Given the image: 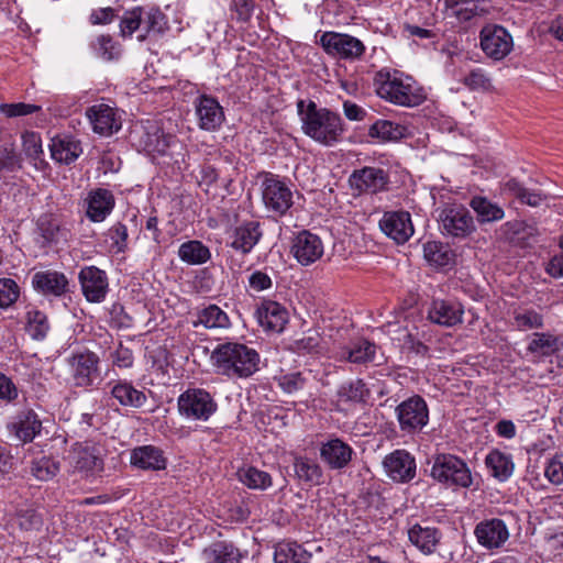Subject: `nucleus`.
<instances>
[{
  "label": "nucleus",
  "instance_id": "nucleus-28",
  "mask_svg": "<svg viewBox=\"0 0 563 563\" xmlns=\"http://www.w3.org/2000/svg\"><path fill=\"white\" fill-rule=\"evenodd\" d=\"M408 539L421 553L430 555L437 551L442 532L433 526L415 523L408 529Z\"/></svg>",
  "mask_w": 563,
  "mask_h": 563
},
{
  "label": "nucleus",
  "instance_id": "nucleus-4",
  "mask_svg": "<svg viewBox=\"0 0 563 563\" xmlns=\"http://www.w3.org/2000/svg\"><path fill=\"white\" fill-rule=\"evenodd\" d=\"M430 475L437 482L448 486L468 488L473 477L467 464L461 457L441 453L433 459Z\"/></svg>",
  "mask_w": 563,
  "mask_h": 563
},
{
  "label": "nucleus",
  "instance_id": "nucleus-21",
  "mask_svg": "<svg viewBox=\"0 0 563 563\" xmlns=\"http://www.w3.org/2000/svg\"><path fill=\"white\" fill-rule=\"evenodd\" d=\"M78 279L85 298L90 302H101L108 292L107 274L96 266L80 269Z\"/></svg>",
  "mask_w": 563,
  "mask_h": 563
},
{
  "label": "nucleus",
  "instance_id": "nucleus-31",
  "mask_svg": "<svg viewBox=\"0 0 563 563\" xmlns=\"http://www.w3.org/2000/svg\"><path fill=\"white\" fill-rule=\"evenodd\" d=\"M562 347L563 341L561 336L551 332H536L527 345V352L537 358H543L552 356Z\"/></svg>",
  "mask_w": 563,
  "mask_h": 563
},
{
  "label": "nucleus",
  "instance_id": "nucleus-53",
  "mask_svg": "<svg viewBox=\"0 0 563 563\" xmlns=\"http://www.w3.org/2000/svg\"><path fill=\"white\" fill-rule=\"evenodd\" d=\"M22 146L25 156L36 166L43 162V147L41 135L35 132H25L22 135Z\"/></svg>",
  "mask_w": 563,
  "mask_h": 563
},
{
  "label": "nucleus",
  "instance_id": "nucleus-61",
  "mask_svg": "<svg viewBox=\"0 0 563 563\" xmlns=\"http://www.w3.org/2000/svg\"><path fill=\"white\" fill-rule=\"evenodd\" d=\"M544 474L552 484H563V454H556L548 462Z\"/></svg>",
  "mask_w": 563,
  "mask_h": 563
},
{
  "label": "nucleus",
  "instance_id": "nucleus-12",
  "mask_svg": "<svg viewBox=\"0 0 563 563\" xmlns=\"http://www.w3.org/2000/svg\"><path fill=\"white\" fill-rule=\"evenodd\" d=\"M261 189L263 203L268 211L283 216L292 206V191L284 181L267 176L262 181Z\"/></svg>",
  "mask_w": 563,
  "mask_h": 563
},
{
  "label": "nucleus",
  "instance_id": "nucleus-14",
  "mask_svg": "<svg viewBox=\"0 0 563 563\" xmlns=\"http://www.w3.org/2000/svg\"><path fill=\"white\" fill-rule=\"evenodd\" d=\"M349 183L360 194H378L388 189L389 173L380 167L365 166L355 169L350 175Z\"/></svg>",
  "mask_w": 563,
  "mask_h": 563
},
{
  "label": "nucleus",
  "instance_id": "nucleus-10",
  "mask_svg": "<svg viewBox=\"0 0 563 563\" xmlns=\"http://www.w3.org/2000/svg\"><path fill=\"white\" fill-rule=\"evenodd\" d=\"M479 40L485 55L496 62L503 60L514 48L511 34L498 24L485 25L479 33Z\"/></svg>",
  "mask_w": 563,
  "mask_h": 563
},
{
  "label": "nucleus",
  "instance_id": "nucleus-35",
  "mask_svg": "<svg viewBox=\"0 0 563 563\" xmlns=\"http://www.w3.org/2000/svg\"><path fill=\"white\" fill-rule=\"evenodd\" d=\"M503 192L516 198L520 203L534 208L548 198L541 190L529 189L515 178L504 183Z\"/></svg>",
  "mask_w": 563,
  "mask_h": 563
},
{
  "label": "nucleus",
  "instance_id": "nucleus-62",
  "mask_svg": "<svg viewBox=\"0 0 563 563\" xmlns=\"http://www.w3.org/2000/svg\"><path fill=\"white\" fill-rule=\"evenodd\" d=\"M38 230L43 244L57 243L59 241L60 229L57 223L51 220L42 219L38 223Z\"/></svg>",
  "mask_w": 563,
  "mask_h": 563
},
{
  "label": "nucleus",
  "instance_id": "nucleus-46",
  "mask_svg": "<svg viewBox=\"0 0 563 563\" xmlns=\"http://www.w3.org/2000/svg\"><path fill=\"white\" fill-rule=\"evenodd\" d=\"M143 30L144 33L137 36L140 42H143L151 33L161 34L167 29V20L165 14L156 8L150 10L143 9Z\"/></svg>",
  "mask_w": 563,
  "mask_h": 563
},
{
  "label": "nucleus",
  "instance_id": "nucleus-26",
  "mask_svg": "<svg viewBox=\"0 0 563 563\" xmlns=\"http://www.w3.org/2000/svg\"><path fill=\"white\" fill-rule=\"evenodd\" d=\"M255 316L261 327L267 331L280 332L288 322V311L286 308L273 300L261 302Z\"/></svg>",
  "mask_w": 563,
  "mask_h": 563
},
{
  "label": "nucleus",
  "instance_id": "nucleus-41",
  "mask_svg": "<svg viewBox=\"0 0 563 563\" xmlns=\"http://www.w3.org/2000/svg\"><path fill=\"white\" fill-rule=\"evenodd\" d=\"M471 208L476 212L481 223L500 221L505 217L504 209L488 200L486 197L475 196L470 201Z\"/></svg>",
  "mask_w": 563,
  "mask_h": 563
},
{
  "label": "nucleus",
  "instance_id": "nucleus-44",
  "mask_svg": "<svg viewBox=\"0 0 563 563\" xmlns=\"http://www.w3.org/2000/svg\"><path fill=\"white\" fill-rule=\"evenodd\" d=\"M239 479L251 489L265 490L273 484L272 476L257 467L249 466L238 472Z\"/></svg>",
  "mask_w": 563,
  "mask_h": 563
},
{
  "label": "nucleus",
  "instance_id": "nucleus-56",
  "mask_svg": "<svg viewBox=\"0 0 563 563\" xmlns=\"http://www.w3.org/2000/svg\"><path fill=\"white\" fill-rule=\"evenodd\" d=\"M376 346L366 341H360L347 352V360L352 363H367L374 360Z\"/></svg>",
  "mask_w": 563,
  "mask_h": 563
},
{
  "label": "nucleus",
  "instance_id": "nucleus-18",
  "mask_svg": "<svg viewBox=\"0 0 563 563\" xmlns=\"http://www.w3.org/2000/svg\"><path fill=\"white\" fill-rule=\"evenodd\" d=\"M387 476L397 483H408L416 477V459L406 450H395L383 460Z\"/></svg>",
  "mask_w": 563,
  "mask_h": 563
},
{
  "label": "nucleus",
  "instance_id": "nucleus-40",
  "mask_svg": "<svg viewBox=\"0 0 563 563\" xmlns=\"http://www.w3.org/2000/svg\"><path fill=\"white\" fill-rule=\"evenodd\" d=\"M311 555L296 542H279L275 547V563H309Z\"/></svg>",
  "mask_w": 563,
  "mask_h": 563
},
{
  "label": "nucleus",
  "instance_id": "nucleus-36",
  "mask_svg": "<svg viewBox=\"0 0 563 563\" xmlns=\"http://www.w3.org/2000/svg\"><path fill=\"white\" fill-rule=\"evenodd\" d=\"M205 558L212 563H241L240 550L230 542L218 541L203 551Z\"/></svg>",
  "mask_w": 563,
  "mask_h": 563
},
{
  "label": "nucleus",
  "instance_id": "nucleus-64",
  "mask_svg": "<svg viewBox=\"0 0 563 563\" xmlns=\"http://www.w3.org/2000/svg\"><path fill=\"white\" fill-rule=\"evenodd\" d=\"M321 338L318 333H310L295 342V347L302 353H319Z\"/></svg>",
  "mask_w": 563,
  "mask_h": 563
},
{
  "label": "nucleus",
  "instance_id": "nucleus-52",
  "mask_svg": "<svg viewBox=\"0 0 563 563\" xmlns=\"http://www.w3.org/2000/svg\"><path fill=\"white\" fill-rule=\"evenodd\" d=\"M367 394L368 390L361 379L344 383L339 387L338 390V396L341 401H364Z\"/></svg>",
  "mask_w": 563,
  "mask_h": 563
},
{
  "label": "nucleus",
  "instance_id": "nucleus-22",
  "mask_svg": "<svg viewBox=\"0 0 563 563\" xmlns=\"http://www.w3.org/2000/svg\"><path fill=\"white\" fill-rule=\"evenodd\" d=\"M379 228L398 244L407 242L413 234L411 217L406 211L385 212L379 221Z\"/></svg>",
  "mask_w": 563,
  "mask_h": 563
},
{
  "label": "nucleus",
  "instance_id": "nucleus-39",
  "mask_svg": "<svg viewBox=\"0 0 563 563\" xmlns=\"http://www.w3.org/2000/svg\"><path fill=\"white\" fill-rule=\"evenodd\" d=\"M178 257L188 265H202L211 258V252L201 241L191 240L180 244Z\"/></svg>",
  "mask_w": 563,
  "mask_h": 563
},
{
  "label": "nucleus",
  "instance_id": "nucleus-57",
  "mask_svg": "<svg viewBox=\"0 0 563 563\" xmlns=\"http://www.w3.org/2000/svg\"><path fill=\"white\" fill-rule=\"evenodd\" d=\"M18 284L11 278H0V308H8L19 297Z\"/></svg>",
  "mask_w": 563,
  "mask_h": 563
},
{
  "label": "nucleus",
  "instance_id": "nucleus-3",
  "mask_svg": "<svg viewBox=\"0 0 563 563\" xmlns=\"http://www.w3.org/2000/svg\"><path fill=\"white\" fill-rule=\"evenodd\" d=\"M375 86L380 98L397 106L416 107L424 99L413 79L398 70H379L375 77Z\"/></svg>",
  "mask_w": 563,
  "mask_h": 563
},
{
  "label": "nucleus",
  "instance_id": "nucleus-16",
  "mask_svg": "<svg viewBox=\"0 0 563 563\" xmlns=\"http://www.w3.org/2000/svg\"><path fill=\"white\" fill-rule=\"evenodd\" d=\"M463 314V305L451 299L433 298L427 308V320L445 328L462 323Z\"/></svg>",
  "mask_w": 563,
  "mask_h": 563
},
{
  "label": "nucleus",
  "instance_id": "nucleus-48",
  "mask_svg": "<svg viewBox=\"0 0 563 563\" xmlns=\"http://www.w3.org/2000/svg\"><path fill=\"white\" fill-rule=\"evenodd\" d=\"M514 324L520 331L541 329L544 325L543 316L531 308L519 309L514 313Z\"/></svg>",
  "mask_w": 563,
  "mask_h": 563
},
{
  "label": "nucleus",
  "instance_id": "nucleus-42",
  "mask_svg": "<svg viewBox=\"0 0 563 563\" xmlns=\"http://www.w3.org/2000/svg\"><path fill=\"white\" fill-rule=\"evenodd\" d=\"M52 157L64 164H70L75 162L82 153L81 145L78 141L64 137L53 140L51 146Z\"/></svg>",
  "mask_w": 563,
  "mask_h": 563
},
{
  "label": "nucleus",
  "instance_id": "nucleus-49",
  "mask_svg": "<svg viewBox=\"0 0 563 563\" xmlns=\"http://www.w3.org/2000/svg\"><path fill=\"white\" fill-rule=\"evenodd\" d=\"M49 330V324L45 313L38 310L27 312L26 331L34 340H43Z\"/></svg>",
  "mask_w": 563,
  "mask_h": 563
},
{
  "label": "nucleus",
  "instance_id": "nucleus-51",
  "mask_svg": "<svg viewBox=\"0 0 563 563\" xmlns=\"http://www.w3.org/2000/svg\"><path fill=\"white\" fill-rule=\"evenodd\" d=\"M95 53L104 60L118 59L121 55L120 45L110 35H100L91 44Z\"/></svg>",
  "mask_w": 563,
  "mask_h": 563
},
{
  "label": "nucleus",
  "instance_id": "nucleus-37",
  "mask_svg": "<svg viewBox=\"0 0 563 563\" xmlns=\"http://www.w3.org/2000/svg\"><path fill=\"white\" fill-rule=\"evenodd\" d=\"M485 464L490 475L499 482L507 481L514 472L511 456L498 450H493L486 455Z\"/></svg>",
  "mask_w": 563,
  "mask_h": 563
},
{
  "label": "nucleus",
  "instance_id": "nucleus-6",
  "mask_svg": "<svg viewBox=\"0 0 563 563\" xmlns=\"http://www.w3.org/2000/svg\"><path fill=\"white\" fill-rule=\"evenodd\" d=\"M178 411L187 420L207 421L218 408L210 393L201 388H189L179 395Z\"/></svg>",
  "mask_w": 563,
  "mask_h": 563
},
{
  "label": "nucleus",
  "instance_id": "nucleus-8",
  "mask_svg": "<svg viewBox=\"0 0 563 563\" xmlns=\"http://www.w3.org/2000/svg\"><path fill=\"white\" fill-rule=\"evenodd\" d=\"M399 429L408 434L420 432L429 422V408L426 400L415 395L401 401L395 409Z\"/></svg>",
  "mask_w": 563,
  "mask_h": 563
},
{
  "label": "nucleus",
  "instance_id": "nucleus-11",
  "mask_svg": "<svg viewBox=\"0 0 563 563\" xmlns=\"http://www.w3.org/2000/svg\"><path fill=\"white\" fill-rule=\"evenodd\" d=\"M320 44L329 55L350 60L361 58L366 49L357 37L336 32H324L320 36Z\"/></svg>",
  "mask_w": 563,
  "mask_h": 563
},
{
  "label": "nucleus",
  "instance_id": "nucleus-25",
  "mask_svg": "<svg viewBox=\"0 0 563 563\" xmlns=\"http://www.w3.org/2000/svg\"><path fill=\"white\" fill-rule=\"evenodd\" d=\"M262 236L263 232L260 222L245 221L232 231L229 245L245 255L254 249Z\"/></svg>",
  "mask_w": 563,
  "mask_h": 563
},
{
  "label": "nucleus",
  "instance_id": "nucleus-54",
  "mask_svg": "<svg viewBox=\"0 0 563 563\" xmlns=\"http://www.w3.org/2000/svg\"><path fill=\"white\" fill-rule=\"evenodd\" d=\"M59 471L57 462L51 457L43 456L32 462L31 473L38 481H49L56 476Z\"/></svg>",
  "mask_w": 563,
  "mask_h": 563
},
{
  "label": "nucleus",
  "instance_id": "nucleus-27",
  "mask_svg": "<svg viewBox=\"0 0 563 563\" xmlns=\"http://www.w3.org/2000/svg\"><path fill=\"white\" fill-rule=\"evenodd\" d=\"M34 288L46 295L62 297L69 291V280L64 273L57 271H42L33 275Z\"/></svg>",
  "mask_w": 563,
  "mask_h": 563
},
{
  "label": "nucleus",
  "instance_id": "nucleus-29",
  "mask_svg": "<svg viewBox=\"0 0 563 563\" xmlns=\"http://www.w3.org/2000/svg\"><path fill=\"white\" fill-rule=\"evenodd\" d=\"M353 453V449L339 438L330 439L322 443L320 448L322 461L332 470L346 467L352 460Z\"/></svg>",
  "mask_w": 563,
  "mask_h": 563
},
{
  "label": "nucleus",
  "instance_id": "nucleus-15",
  "mask_svg": "<svg viewBox=\"0 0 563 563\" xmlns=\"http://www.w3.org/2000/svg\"><path fill=\"white\" fill-rule=\"evenodd\" d=\"M197 125L200 130L207 132L218 131L224 120L225 114L219 101L209 95H200L194 101Z\"/></svg>",
  "mask_w": 563,
  "mask_h": 563
},
{
  "label": "nucleus",
  "instance_id": "nucleus-58",
  "mask_svg": "<svg viewBox=\"0 0 563 563\" xmlns=\"http://www.w3.org/2000/svg\"><path fill=\"white\" fill-rule=\"evenodd\" d=\"M307 385V378L301 373H289L278 378V386L287 394L302 390Z\"/></svg>",
  "mask_w": 563,
  "mask_h": 563
},
{
  "label": "nucleus",
  "instance_id": "nucleus-7",
  "mask_svg": "<svg viewBox=\"0 0 563 563\" xmlns=\"http://www.w3.org/2000/svg\"><path fill=\"white\" fill-rule=\"evenodd\" d=\"M131 140L139 151L162 155L170 146L174 136L164 134L156 121L146 120L134 125Z\"/></svg>",
  "mask_w": 563,
  "mask_h": 563
},
{
  "label": "nucleus",
  "instance_id": "nucleus-1",
  "mask_svg": "<svg viewBox=\"0 0 563 563\" xmlns=\"http://www.w3.org/2000/svg\"><path fill=\"white\" fill-rule=\"evenodd\" d=\"M297 110L302 132L313 141L332 146L342 140L344 122L339 113L327 108H319L316 102L298 100Z\"/></svg>",
  "mask_w": 563,
  "mask_h": 563
},
{
  "label": "nucleus",
  "instance_id": "nucleus-32",
  "mask_svg": "<svg viewBox=\"0 0 563 563\" xmlns=\"http://www.w3.org/2000/svg\"><path fill=\"white\" fill-rule=\"evenodd\" d=\"M131 464L142 470L159 471L166 467L163 451L154 445L135 448L131 453Z\"/></svg>",
  "mask_w": 563,
  "mask_h": 563
},
{
  "label": "nucleus",
  "instance_id": "nucleus-34",
  "mask_svg": "<svg viewBox=\"0 0 563 563\" xmlns=\"http://www.w3.org/2000/svg\"><path fill=\"white\" fill-rule=\"evenodd\" d=\"M195 328L202 325L206 329H229L231 321L228 313L217 305H208L197 309L196 319L192 321Z\"/></svg>",
  "mask_w": 563,
  "mask_h": 563
},
{
  "label": "nucleus",
  "instance_id": "nucleus-50",
  "mask_svg": "<svg viewBox=\"0 0 563 563\" xmlns=\"http://www.w3.org/2000/svg\"><path fill=\"white\" fill-rule=\"evenodd\" d=\"M462 82L472 91H490L493 89L489 74L481 67L472 69L462 79Z\"/></svg>",
  "mask_w": 563,
  "mask_h": 563
},
{
  "label": "nucleus",
  "instance_id": "nucleus-9",
  "mask_svg": "<svg viewBox=\"0 0 563 563\" xmlns=\"http://www.w3.org/2000/svg\"><path fill=\"white\" fill-rule=\"evenodd\" d=\"M99 356L89 351L73 353L67 358L74 385L77 387H91L100 378Z\"/></svg>",
  "mask_w": 563,
  "mask_h": 563
},
{
  "label": "nucleus",
  "instance_id": "nucleus-20",
  "mask_svg": "<svg viewBox=\"0 0 563 563\" xmlns=\"http://www.w3.org/2000/svg\"><path fill=\"white\" fill-rule=\"evenodd\" d=\"M498 232L503 240L519 247L531 246L540 235L536 223H529L523 220L508 221L500 225Z\"/></svg>",
  "mask_w": 563,
  "mask_h": 563
},
{
  "label": "nucleus",
  "instance_id": "nucleus-63",
  "mask_svg": "<svg viewBox=\"0 0 563 563\" xmlns=\"http://www.w3.org/2000/svg\"><path fill=\"white\" fill-rule=\"evenodd\" d=\"M21 168V158L13 148H0V170L5 169L13 172Z\"/></svg>",
  "mask_w": 563,
  "mask_h": 563
},
{
  "label": "nucleus",
  "instance_id": "nucleus-59",
  "mask_svg": "<svg viewBox=\"0 0 563 563\" xmlns=\"http://www.w3.org/2000/svg\"><path fill=\"white\" fill-rule=\"evenodd\" d=\"M16 522L21 530L37 531L41 529L43 520L35 510L25 509L18 512Z\"/></svg>",
  "mask_w": 563,
  "mask_h": 563
},
{
  "label": "nucleus",
  "instance_id": "nucleus-17",
  "mask_svg": "<svg viewBox=\"0 0 563 563\" xmlns=\"http://www.w3.org/2000/svg\"><path fill=\"white\" fill-rule=\"evenodd\" d=\"M86 117L93 132L102 136H110L122 128V119L118 110L106 103L89 107L86 110Z\"/></svg>",
  "mask_w": 563,
  "mask_h": 563
},
{
  "label": "nucleus",
  "instance_id": "nucleus-23",
  "mask_svg": "<svg viewBox=\"0 0 563 563\" xmlns=\"http://www.w3.org/2000/svg\"><path fill=\"white\" fill-rule=\"evenodd\" d=\"M474 533L478 543L488 550L500 548L509 538L506 523L498 518L481 521L476 525Z\"/></svg>",
  "mask_w": 563,
  "mask_h": 563
},
{
  "label": "nucleus",
  "instance_id": "nucleus-33",
  "mask_svg": "<svg viewBox=\"0 0 563 563\" xmlns=\"http://www.w3.org/2000/svg\"><path fill=\"white\" fill-rule=\"evenodd\" d=\"M10 430L22 442H31L42 428V422L33 410L20 412L9 426Z\"/></svg>",
  "mask_w": 563,
  "mask_h": 563
},
{
  "label": "nucleus",
  "instance_id": "nucleus-24",
  "mask_svg": "<svg viewBox=\"0 0 563 563\" xmlns=\"http://www.w3.org/2000/svg\"><path fill=\"white\" fill-rule=\"evenodd\" d=\"M86 216L92 222H102L115 206L113 194L106 188L92 189L85 198Z\"/></svg>",
  "mask_w": 563,
  "mask_h": 563
},
{
  "label": "nucleus",
  "instance_id": "nucleus-43",
  "mask_svg": "<svg viewBox=\"0 0 563 563\" xmlns=\"http://www.w3.org/2000/svg\"><path fill=\"white\" fill-rule=\"evenodd\" d=\"M423 257L430 265L444 267L451 264L453 254L442 242L428 241L423 244Z\"/></svg>",
  "mask_w": 563,
  "mask_h": 563
},
{
  "label": "nucleus",
  "instance_id": "nucleus-30",
  "mask_svg": "<svg viewBox=\"0 0 563 563\" xmlns=\"http://www.w3.org/2000/svg\"><path fill=\"white\" fill-rule=\"evenodd\" d=\"M110 394L123 407L141 408L146 401L147 397L144 391L136 389L132 383L128 380H115L108 383Z\"/></svg>",
  "mask_w": 563,
  "mask_h": 563
},
{
  "label": "nucleus",
  "instance_id": "nucleus-47",
  "mask_svg": "<svg viewBox=\"0 0 563 563\" xmlns=\"http://www.w3.org/2000/svg\"><path fill=\"white\" fill-rule=\"evenodd\" d=\"M106 242L109 243L110 252L114 254L125 253L128 251V228L121 222L114 223L104 233Z\"/></svg>",
  "mask_w": 563,
  "mask_h": 563
},
{
  "label": "nucleus",
  "instance_id": "nucleus-13",
  "mask_svg": "<svg viewBox=\"0 0 563 563\" xmlns=\"http://www.w3.org/2000/svg\"><path fill=\"white\" fill-rule=\"evenodd\" d=\"M74 472L85 477L95 476L103 471V460L100 450L88 443H76L68 455Z\"/></svg>",
  "mask_w": 563,
  "mask_h": 563
},
{
  "label": "nucleus",
  "instance_id": "nucleus-60",
  "mask_svg": "<svg viewBox=\"0 0 563 563\" xmlns=\"http://www.w3.org/2000/svg\"><path fill=\"white\" fill-rule=\"evenodd\" d=\"M40 110V106L24 102L0 104V113L8 118L24 117L38 112Z\"/></svg>",
  "mask_w": 563,
  "mask_h": 563
},
{
  "label": "nucleus",
  "instance_id": "nucleus-5",
  "mask_svg": "<svg viewBox=\"0 0 563 563\" xmlns=\"http://www.w3.org/2000/svg\"><path fill=\"white\" fill-rule=\"evenodd\" d=\"M440 231L454 239H465L476 229L473 216L461 205H445L435 210Z\"/></svg>",
  "mask_w": 563,
  "mask_h": 563
},
{
  "label": "nucleus",
  "instance_id": "nucleus-19",
  "mask_svg": "<svg viewBox=\"0 0 563 563\" xmlns=\"http://www.w3.org/2000/svg\"><path fill=\"white\" fill-rule=\"evenodd\" d=\"M324 246L319 235L300 231L292 240L291 253L303 266L317 262L323 255Z\"/></svg>",
  "mask_w": 563,
  "mask_h": 563
},
{
  "label": "nucleus",
  "instance_id": "nucleus-55",
  "mask_svg": "<svg viewBox=\"0 0 563 563\" xmlns=\"http://www.w3.org/2000/svg\"><path fill=\"white\" fill-rule=\"evenodd\" d=\"M143 8H134L130 11H126L120 22V32L123 37H131L132 34L139 30L143 29Z\"/></svg>",
  "mask_w": 563,
  "mask_h": 563
},
{
  "label": "nucleus",
  "instance_id": "nucleus-38",
  "mask_svg": "<svg viewBox=\"0 0 563 563\" xmlns=\"http://www.w3.org/2000/svg\"><path fill=\"white\" fill-rule=\"evenodd\" d=\"M292 466L295 475L299 481L313 485L321 484L323 472L317 461L307 456H296Z\"/></svg>",
  "mask_w": 563,
  "mask_h": 563
},
{
  "label": "nucleus",
  "instance_id": "nucleus-45",
  "mask_svg": "<svg viewBox=\"0 0 563 563\" xmlns=\"http://www.w3.org/2000/svg\"><path fill=\"white\" fill-rule=\"evenodd\" d=\"M405 128L389 120H377L368 129L371 137L379 139L383 142L397 141L405 135Z\"/></svg>",
  "mask_w": 563,
  "mask_h": 563
},
{
  "label": "nucleus",
  "instance_id": "nucleus-2",
  "mask_svg": "<svg viewBox=\"0 0 563 563\" xmlns=\"http://www.w3.org/2000/svg\"><path fill=\"white\" fill-rule=\"evenodd\" d=\"M256 350L239 342L220 343L212 351L211 362L218 374L229 378H247L260 368Z\"/></svg>",
  "mask_w": 563,
  "mask_h": 563
}]
</instances>
